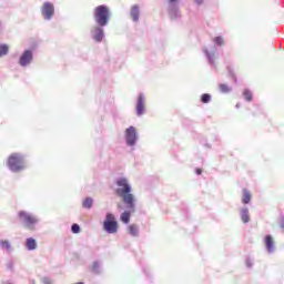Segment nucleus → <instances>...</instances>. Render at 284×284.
<instances>
[{"mask_svg":"<svg viewBox=\"0 0 284 284\" xmlns=\"http://www.w3.org/2000/svg\"><path fill=\"white\" fill-rule=\"evenodd\" d=\"M7 168L13 174L24 172V170L28 168L26 155L22 153H11L7 160Z\"/></svg>","mask_w":284,"mask_h":284,"instance_id":"2","label":"nucleus"},{"mask_svg":"<svg viewBox=\"0 0 284 284\" xmlns=\"http://www.w3.org/2000/svg\"><path fill=\"white\" fill-rule=\"evenodd\" d=\"M126 211L122 212L120 215V221L124 223V225H128L130 223V219L134 212H136V202H133V209H130L128 205H125Z\"/></svg>","mask_w":284,"mask_h":284,"instance_id":"13","label":"nucleus"},{"mask_svg":"<svg viewBox=\"0 0 284 284\" xmlns=\"http://www.w3.org/2000/svg\"><path fill=\"white\" fill-rule=\"evenodd\" d=\"M229 75L231 77V79H233L234 83L239 82V79L236 78V74L234 73V70H232V68L229 67Z\"/></svg>","mask_w":284,"mask_h":284,"instance_id":"29","label":"nucleus"},{"mask_svg":"<svg viewBox=\"0 0 284 284\" xmlns=\"http://www.w3.org/2000/svg\"><path fill=\"white\" fill-rule=\"evenodd\" d=\"M105 26L97 24L91 28V39L95 41V43H101L103 39H105Z\"/></svg>","mask_w":284,"mask_h":284,"instance_id":"9","label":"nucleus"},{"mask_svg":"<svg viewBox=\"0 0 284 284\" xmlns=\"http://www.w3.org/2000/svg\"><path fill=\"white\" fill-rule=\"evenodd\" d=\"M0 246L2 250H7V252H10V250H12V244H10V241L8 240H1Z\"/></svg>","mask_w":284,"mask_h":284,"instance_id":"24","label":"nucleus"},{"mask_svg":"<svg viewBox=\"0 0 284 284\" xmlns=\"http://www.w3.org/2000/svg\"><path fill=\"white\" fill-rule=\"evenodd\" d=\"M251 201H252V193H250V190L243 189L242 203L244 205H247V204H250Z\"/></svg>","mask_w":284,"mask_h":284,"instance_id":"18","label":"nucleus"},{"mask_svg":"<svg viewBox=\"0 0 284 284\" xmlns=\"http://www.w3.org/2000/svg\"><path fill=\"white\" fill-rule=\"evenodd\" d=\"M168 12L170 19H181V11L179 10V0H168Z\"/></svg>","mask_w":284,"mask_h":284,"instance_id":"10","label":"nucleus"},{"mask_svg":"<svg viewBox=\"0 0 284 284\" xmlns=\"http://www.w3.org/2000/svg\"><path fill=\"white\" fill-rule=\"evenodd\" d=\"M91 272L93 274H101L103 272V262L97 260L92 263Z\"/></svg>","mask_w":284,"mask_h":284,"instance_id":"16","label":"nucleus"},{"mask_svg":"<svg viewBox=\"0 0 284 284\" xmlns=\"http://www.w3.org/2000/svg\"><path fill=\"white\" fill-rule=\"evenodd\" d=\"M193 1L197 6H202L203 3H205V0H193Z\"/></svg>","mask_w":284,"mask_h":284,"instance_id":"32","label":"nucleus"},{"mask_svg":"<svg viewBox=\"0 0 284 284\" xmlns=\"http://www.w3.org/2000/svg\"><path fill=\"white\" fill-rule=\"evenodd\" d=\"M41 14L44 21H52V17H54V4L52 2H44L41 8Z\"/></svg>","mask_w":284,"mask_h":284,"instance_id":"11","label":"nucleus"},{"mask_svg":"<svg viewBox=\"0 0 284 284\" xmlns=\"http://www.w3.org/2000/svg\"><path fill=\"white\" fill-rule=\"evenodd\" d=\"M103 230L106 232V234H116V232H119V222L116 221V216H114L112 213L105 214Z\"/></svg>","mask_w":284,"mask_h":284,"instance_id":"6","label":"nucleus"},{"mask_svg":"<svg viewBox=\"0 0 284 284\" xmlns=\"http://www.w3.org/2000/svg\"><path fill=\"white\" fill-rule=\"evenodd\" d=\"M124 141L128 148H135L139 143V132L135 126H129L124 131Z\"/></svg>","mask_w":284,"mask_h":284,"instance_id":"7","label":"nucleus"},{"mask_svg":"<svg viewBox=\"0 0 284 284\" xmlns=\"http://www.w3.org/2000/svg\"><path fill=\"white\" fill-rule=\"evenodd\" d=\"M115 185L118 186L115 194L122 199L124 205H128L131 210L134 209L136 199L134 197V194H132V185L128 181V178H118L115 180Z\"/></svg>","mask_w":284,"mask_h":284,"instance_id":"1","label":"nucleus"},{"mask_svg":"<svg viewBox=\"0 0 284 284\" xmlns=\"http://www.w3.org/2000/svg\"><path fill=\"white\" fill-rule=\"evenodd\" d=\"M94 205V200L90 196L85 197L84 201L82 202V207H84V210H92Z\"/></svg>","mask_w":284,"mask_h":284,"instance_id":"21","label":"nucleus"},{"mask_svg":"<svg viewBox=\"0 0 284 284\" xmlns=\"http://www.w3.org/2000/svg\"><path fill=\"white\" fill-rule=\"evenodd\" d=\"M213 41L214 45H212L211 49L204 48L203 52L211 68H216V62H214V54H216V45L221 48V45H224L225 42L223 41V37L221 36L215 37Z\"/></svg>","mask_w":284,"mask_h":284,"instance_id":"5","label":"nucleus"},{"mask_svg":"<svg viewBox=\"0 0 284 284\" xmlns=\"http://www.w3.org/2000/svg\"><path fill=\"white\" fill-rule=\"evenodd\" d=\"M240 216H241V221L247 224L250 222V209H247V206H244L243 209H241Z\"/></svg>","mask_w":284,"mask_h":284,"instance_id":"17","label":"nucleus"},{"mask_svg":"<svg viewBox=\"0 0 284 284\" xmlns=\"http://www.w3.org/2000/svg\"><path fill=\"white\" fill-rule=\"evenodd\" d=\"M7 267H8V270H13L14 268V262H8Z\"/></svg>","mask_w":284,"mask_h":284,"instance_id":"31","label":"nucleus"},{"mask_svg":"<svg viewBox=\"0 0 284 284\" xmlns=\"http://www.w3.org/2000/svg\"><path fill=\"white\" fill-rule=\"evenodd\" d=\"M29 284H37V282L34 280H29Z\"/></svg>","mask_w":284,"mask_h":284,"instance_id":"34","label":"nucleus"},{"mask_svg":"<svg viewBox=\"0 0 284 284\" xmlns=\"http://www.w3.org/2000/svg\"><path fill=\"white\" fill-rule=\"evenodd\" d=\"M130 236H133V239L139 237V225L131 224L128 227Z\"/></svg>","mask_w":284,"mask_h":284,"instance_id":"20","label":"nucleus"},{"mask_svg":"<svg viewBox=\"0 0 284 284\" xmlns=\"http://www.w3.org/2000/svg\"><path fill=\"white\" fill-rule=\"evenodd\" d=\"M112 13L110 12V7L105 4H100L93 10V21L95 26L108 27L110 24V19Z\"/></svg>","mask_w":284,"mask_h":284,"instance_id":"3","label":"nucleus"},{"mask_svg":"<svg viewBox=\"0 0 284 284\" xmlns=\"http://www.w3.org/2000/svg\"><path fill=\"white\" fill-rule=\"evenodd\" d=\"M195 174L197 175V176H201V174H203V170L202 169H195Z\"/></svg>","mask_w":284,"mask_h":284,"instance_id":"33","label":"nucleus"},{"mask_svg":"<svg viewBox=\"0 0 284 284\" xmlns=\"http://www.w3.org/2000/svg\"><path fill=\"white\" fill-rule=\"evenodd\" d=\"M75 284H85V283H83V282H78V283H75Z\"/></svg>","mask_w":284,"mask_h":284,"instance_id":"38","label":"nucleus"},{"mask_svg":"<svg viewBox=\"0 0 284 284\" xmlns=\"http://www.w3.org/2000/svg\"><path fill=\"white\" fill-rule=\"evenodd\" d=\"M135 112L136 116H143V114H145V94L143 93L138 95Z\"/></svg>","mask_w":284,"mask_h":284,"instance_id":"12","label":"nucleus"},{"mask_svg":"<svg viewBox=\"0 0 284 284\" xmlns=\"http://www.w3.org/2000/svg\"><path fill=\"white\" fill-rule=\"evenodd\" d=\"M71 232H72V234L81 233V226L79 224H77V223L72 224L71 225Z\"/></svg>","mask_w":284,"mask_h":284,"instance_id":"28","label":"nucleus"},{"mask_svg":"<svg viewBox=\"0 0 284 284\" xmlns=\"http://www.w3.org/2000/svg\"><path fill=\"white\" fill-rule=\"evenodd\" d=\"M220 91L222 92V94H227L232 92V88H230L227 84L221 83Z\"/></svg>","mask_w":284,"mask_h":284,"instance_id":"26","label":"nucleus"},{"mask_svg":"<svg viewBox=\"0 0 284 284\" xmlns=\"http://www.w3.org/2000/svg\"><path fill=\"white\" fill-rule=\"evenodd\" d=\"M10 52V47L6 43H0V58L6 57Z\"/></svg>","mask_w":284,"mask_h":284,"instance_id":"23","label":"nucleus"},{"mask_svg":"<svg viewBox=\"0 0 284 284\" xmlns=\"http://www.w3.org/2000/svg\"><path fill=\"white\" fill-rule=\"evenodd\" d=\"M18 219L27 230H34V225L39 223V216L28 211H20L18 213Z\"/></svg>","mask_w":284,"mask_h":284,"instance_id":"4","label":"nucleus"},{"mask_svg":"<svg viewBox=\"0 0 284 284\" xmlns=\"http://www.w3.org/2000/svg\"><path fill=\"white\" fill-rule=\"evenodd\" d=\"M245 265H246V267L252 268V267H254V261L250 257H246Z\"/></svg>","mask_w":284,"mask_h":284,"instance_id":"30","label":"nucleus"},{"mask_svg":"<svg viewBox=\"0 0 284 284\" xmlns=\"http://www.w3.org/2000/svg\"><path fill=\"white\" fill-rule=\"evenodd\" d=\"M204 148H210L209 143H203Z\"/></svg>","mask_w":284,"mask_h":284,"instance_id":"36","label":"nucleus"},{"mask_svg":"<svg viewBox=\"0 0 284 284\" xmlns=\"http://www.w3.org/2000/svg\"><path fill=\"white\" fill-rule=\"evenodd\" d=\"M243 97L248 103H251V101H253L254 99V94L252 93V91H250V89H244Z\"/></svg>","mask_w":284,"mask_h":284,"instance_id":"22","label":"nucleus"},{"mask_svg":"<svg viewBox=\"0 0 284 284\" xmlns=\"http://www.w3.org/2000/svg\"><path fill=\"white\" fill-rule=\"evenodd\" d=\"M26 247L29 252H32L37 247V240L34 237H28L26 240Z\"/></svg>","mask_w":284,"mask_h":284,"instance_id":"19","label":"nucleus"},{"mask_svg":"<svg viewBox=\"0 0 284 284\" xmlns=\"http://www.w3.org/2000/svg\"><path fill=\"white\" fill-rule=\"evenodd\" d=\"M130 16L134 23H136L139 21L140 17H141V9L139 8V4H134L131 8Z\"/></svg>","mask_w":284,"mask_h":284,"instance_id":"15","label":"nucleus"},{"mask_svg":"<svg viewBox=\"0 0 284 284\" xmlns=\"http://www.w3.org/2000/svg\"><path fill=\"white\" fill-rule=\"evenodd\" d=\"M34 61V51L26 49L19 57L18 63L21 68H28Z\"/></svg>","mask_w":284,"mask_h":284,"instance_id":"8","label":"nucleus"},{"mask_svg":"<svg viewBox=\"0 0 284 284\" xmlns=\"http://www.w3.org/2000/svg\"><path fill=\"white\" fill-rule=\"evenodd\" d=\"M1 30H3V24H2V22L0 21V32H1Z\"/></svg>","mask_w":284,"mask_h":284,"instance_id":"35","label":"nucleus"},{"mask_svg":"<svg viewBox=\"0 0 284 284\" xmlns=\"http://www.w3.org/2000/svg\"><path fill=\"white\" fill-rule=\"evenodd\" d=\"M264 245L267 254H274L276 252V246L274 245V237L272 235H265Z\"/></svg>","mask_w":284,"mask_h":284,"instance_id":"14","label":"nucleus"},{"mask_svg":"<svg viewBox=\"0 0 284 284\" xmlns=\"http://www.w3.org/2000/svg\"><path fill=\"white\" fill-rule=\"evenodd\" d=\"M281 227H282V229L284 227V224H283V223L281 224Z\"/></svg>","mask_w":284,"mask_h":284,"instance_id":"39","label":"nucleus"},{"mask_svg":"<svg viewBox=\"0 0 284 284\" xmlns=\"http://www.w3.org/2000/svg\"><path fill=\"white\" fill-rule=\"evenodd\" d=\"M40 283H42V284H54V278H52L48 275H44L40 278Z\"/></svg>","mask_w":284,"mask_h":284,"instance_id":"25","label":"nucleus"},{"mask_svg":"<svg viewBox=\"0 0 284 284\" xmlns=\"http://www.w3.org/2000/svg\"><path fill=\"white\" fill-rule=\"evenodd\" d=\"M235 108L239 110V108H241V103H237Z\"/></svg>","mask_w":284,"mask_h":284,"instance_id":"37","label":"nucleus"},{"mask_svg":"<svg viewBox=\"0 0 284 284\" xmlns=\"http://www.w3.org/2000/svg\"><path fill=\"white\" fill-rule=\"evenodd\" d=\"M212 101V95L210 93H203L201 95V103H210Z\"/></svg>","mask_w":284,"mask_h":284,"instance_id":"27","label":"nucleus"}]
</instances>
